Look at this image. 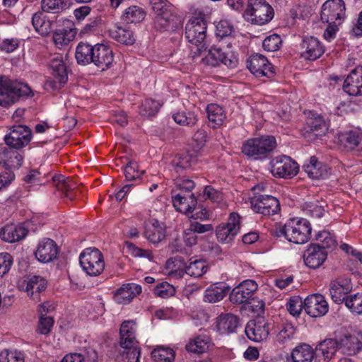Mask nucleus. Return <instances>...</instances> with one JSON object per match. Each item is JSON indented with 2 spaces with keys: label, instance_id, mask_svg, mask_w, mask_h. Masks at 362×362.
Wrapping results in <instances>:
<instances>
[{
  "label": "nucleus",
  "instance_id": "nucleus-1",
  "mask_svg": "<svg viewBox=\"0 0 362 362\" xmlns=\"http://www.w3.org/2000/svg\"><path fill=\"white\" fill-rule=\"evenodd\" d=\"M276 146V140L274 136L263 135L244 141L241 152L251 160L263 162L272 157Z\"/></svg>",
  "mask_w": 362,
  "mask_h": 362
},
{
  "label": "nucleus",
  "instance_id": "nucleus-2",
  "mask_svg": "<svg viewBox=\"0 0 362 362\" xmlns=\"http://www.w3.org/2000/svg\"><path fill=\"white\" fill-rule=\"evenodd\" d=\"M34 93L28 83L7 76H0V106L8 107L21 98L33 97Z\"/></svg>",
  "mask_w": 362,
  "mask_h": 362
},
{
  "label": "nucleus",
  "instance_id": "nucleus-3",
  "mask_svg": "<svg viewBox=\"0 0 362 362\" xmlns=\"http://www.w3.org/2000/svg\"><path fill=\"white\" fill-rule=\"evenodd\" d=\"M311 232L310 223L306 218L294 217L276 228L275 235L294 244H304L310 239Z\"/></svg>",
  "mask_w": 362,
  "mask_h": 362
},
{
  "label": "nucleus",
  "instance_id": "nucleus-4",
  "mask_svg": "<svg viewBox=\"0 0 362 362\" xmlns=\"http://www.w3.org/2000/svg\"><path fill=\"white\" fill-rule=\"evenodd\" d=\"M236 47V42L230 45L226 43L214 45L209 49L208 54L202 58V62L211 66L223 64L233 69L238 66L239 62Z\"/></svg>",
  "mask_w": 362,
  "mask_h": 362
},
{
  "label": "nucleus",
  "instance_id": "nucleus-5",
  "mask_svg": "<svg viewBox=\"0 0 362 362\" xmlns=\"http://www.w3.org/2000/svg\"><path fill=\"white\" fill-rule=\"evenodd\" d=\"M206 30V22L202 18H195L186 24L185 37L194 46L191 47L193 58L198 57L207 49Z\"/></svg>",
  "mask_w": 362,
  "mask_h": 362
},
{
  "label": "nucleus",
  "instance_id": "nucleus-6",
  "mask_svg": "<svg viewBox=\"0 0 362 362\" xmlns=\"http://www.w3.org/2000/svg\"><path fill=\"white\" fill-rule=\"evenodd\" d=\"M51 76L44 83V89L49 93L59 91L68 81V69L62 55L55 54L49 61Z\"/></svg>",
  "mask_w": 362,
  "mask_h": 362
},
{
  "label": "nucleus",
  "instance_id": "nucleus-7",
  "mask_svg": "<svg viewBox=\"0 0 362 362\" xmlns=\"http://www.w3.org/2000/svg\"><path fill=\"white\" fill-rule=\"evenodd\" d=\"M274 9L266 0H247L244 17L253 24L262 25L274 17Z\"/></svg>",
  "mask_w": 362,
  "mask_h": 362
},
{
  "label": "nucleus",
  "instance_id": "nucleus-8",
  "mask_svg": "<svg viewBox=\"0 0 362 362\" xmlns=\"http://www.w3.org/2000/svg\"><path fill=\"white\" fill-rule=\"evenodd\" d=\"M79 263L83 269L90 276H98L105 269L103 254L96 247H87L79 255Z\"/></svg>",
  "mask_w": 362,
  "mask_h": 362
},
{
  "label": "nucleus",
  "instance_id": "nucleus-9",
  "mask_svg": "<svg viewBox=\"0 0 362 362\" xmlns=\"http://www.w3.org/2000/svg\"><path fill=\"white\" fill-rule=\"evenodd\" d=\"M270 173L276 178H291L298 172V163L286 155L272 158L269 163Z\"/></svg>",
  "mask_w": 362,
  "mask_h": 362
},
{
  "label": "nucleus",
  "instance_id": "nucleus-10",
  "mask_svg": "<svg viewBox=\"0 0 362 362\" xmlns=\"http://www.w3.org/2000/svg\"><path fill=\"white\" fill-rule=\"evenodd\" d=\"M344 0H327L321 7L320 19L323 23L342 24L346 16Z\"/></svg>",
  "mask_w": 362,
  "mask_h": 362
},
{
  "label": "nucleus",
  "instance_id": "nucleus-11",
  "mask_svg": "<svg viewBox=\"0 0 362 362\" xmlns=\"http://www.w3.org/2000/svg\"><path fill=\"white\" fill-rule=\"evenodd\" d=\"M246 66L256 77L264 76L271 79L276 74L274 66L261 54H252L246 61Z\"/></svg>",
  "mask_w": 362,
  "mask_h": 362
},
{
  "label": "nucleus",
  "instance_id": "nucleus-12",
  "mask_svg": "<svg viewBox=\"0 0 362 362\" xmlns=\"http://www.w3.org/2000/svg\"><path fill=\"white\" fill-rule=\"evenodd\" d=\"M250 203L252 209L264 216H273L280 211L279 201L272 195H256L252 199Z\"/></svg>",
  "mask_w": 362,
  "mask_h": 362
},
{
  "label": "nucleus",
  "instance_id": "nucleus-13",
  "mask_svg": "<svg viewBox=\"0 0 362 362\" xmlns=\"http://www.w3.org/2000/svg\"><path fill=\"white\" fill-rule=\"evenodd\" d=\"M258 285L252 279H246L235 286L230 294V300L232 303L252 304L253 296L257 290Z\"/></svg>",
  "mask_w": 362,
  "mask_h": 362
},
{
  "label": "nucleus",
  "instance_id": "nucleus-14",
  "mask_svg": "<svg viewBox=\"0 0 362 362\" xmlns=\"http://www.w3.org/2000/svg\"><path fill=\"white\" fill-rule=\"evenodd\" d=\"M32 131L25 125L12 127L10 132L4 137L6 144L8 148L21 149L26 146L32 139Z\"/></svg>",
  "mask_w": 362,
  "mask_h": 362
},
{
  "label": "nucleus",
  "instance_id": "nucleus-15",
  "mask_svg": "<svg viewBox=\"0 0 362 362\" xmlns=\"http://www.w3.org/2000/svg\"><path fill=\"white\" fill-rule=\"evenodd\" d=\"M240 216L233 212L230 214L226 223L220 224L216 230L218 240L222 243H228L233 240L239 233Z\"/></svg>",
  "mask_w": 362,
  "mask_h": 362
},
{
  "label": "nucleus",
  "instance_id": "nucleus-16",
  "mask_svg": "<svg viewBox=\"0 0 362 362\" xmlns=\"http://www.w3.org/2000/svg\"><path fill=\"white\" fill-rule=\"evenodd\" d=\"M328 252L320 243H310L303 252V259L305 265L311 269H319L327 259Z\"/></svg>",
  "mask_w": 362,
  "mask_h": 362
},
{
  "label": "nucleus",
  "instance_id": "nucleus-17",
  "mask_svg": "<svg viewBox=\"0 0 362 362\" xmlns=\"http://www.w3.org/2000/svg\"><path fill=\"white\" fill-rule=\"evenodd\" d=\"M304 310L311 317H319L327 313L329 304L324 296L313 293L304 299Z\"/></svg>",
  "mask_w": 362,
  "mask_h": 362
},
{
  "label": "nucleus",
  "instance_id": "nucleus-18",
  "mask_svg": "<svg viewBox=\"0 0 362 362\" xmlns=\"http://www.w3.org/2000/svg\"><path fill=\"white\" fill-rule=\"evenodd\" d=\"M352 290V284L348 278H338L330 282L329 294L334 303L341 304L349 298L348 294Z\"/></svg>",
  "mask_w": 362,
  "mask_h": 362
},
{
  "label": "nucleus",
  "instance_id": "nucleus-19",
  "mask_svg": "<svg viewBox=\"0 0 362 362\" xmlns=\"http://www.w3.org/2000/svg\"><path fill=\"white\" fill-rule=\"evenodd\" d=\"M58 253L57 243L52 239L44 238L39 240L35 256L40 262L49 263L57 258Z\"/></svg>",
  "mask_w": 362,
  "mask_h": 362
},
{
  "label": "nucleus",
  "instance_id": "nucleus-20",
  "mask_svg": "<svg viewBox=\"0 0 362 362\" xmlns=\"http://www.w3.org/2000/svg\"><path fill=\"white\" fill-rule=\"evenodd\" d=\"M339 352L344 355L356 356L362 351V332L346 334L339 339Z\"/></svg>",
  "mask_w": 362,
  "mask_h": 362
},
{
  "label": "nucleus",
  "instance_id": "nucleus-21",
  "mask_svg": "<svg viewBox=\"0 0 362 362\" xmlns=\"http://www.w3.org/2000/svg\"><path fill=\"white\" fill-rule=\"evenodd\" d=\"M300 57L305 60L315 61L325 53L323 44L313 36L305 37L300 43Z\"/></svg>",
  "mask_w": 362,
  "mask_h": 362
},
{
  "label": "nucleus",
  "instance_id": "nucleus-22",
  "mask_svg": "<svg viewBox=\"0 0 362 362\" xmlns=\"http://www.w3.org/2000/svg\"><path fill=\"white\" fill-rule=\"evenodd\" d=\"M153 28L160 33H174L182 26L181 18L177 14L153 16Z\"/></svg>",
  "mask_w": 362,
  "mask_h": 362
},
{
  "label": "nucleus",
  "instance_id": "nucleus-23",
  "mask_svg": "<svg viewBox=\"0 0 362 362\" xmlns=\"http://www.w3.org/2000/svg\"><path fill=\"white\" fill-rule=\"evenodd\" d=\"M92 64L100 71H104L109 69L114 61V54L112 49L103 43L95 45Z\"/></svg>",
  "mask_w": 362,
  "mask_h": 362
},
{
  "label": "nucleus",
  "instance_id": "nucleus-24",
  "mask_svg": "<svg viewBox=\"0 0 362 362\" xmlns=\"http://www.w3.org/2000/svg\"><path fill=\"white\" fill-rule=\"evenodd\" d=\"M343 90L350 96L362 95V66H358L347 75L343 84Z\"/></svg>",
  "mask_w": 362,
  "mask_h": 362
},
{
  "label": "nucleus",
  "instance_id": "nucleus-25",
  "mask_svg": "<svg viewBox=\"0 0 362 362\" xmlns=\"http://www.w3.org/2000/svg\"><path fill=\"white\" fill-rule=\"evenodd\" d=\"M339 139L347 151L356 156H362V129L346 131L341 134Z\"/></svg>",
  "mask_w": 362,
  "mask_h": 362
},
{
  "label": "nucleus",
  "instance_id": "nucleus-26",
  "mask_svg": "<svg viewBox=\"0 0 362 362\" xmlns=\"http://www.w3.org/2000/svg\"><path fill=\"white\" fill-rule=\"evenodd\" d=\"M25 292L28 296L35 302L42 300L41 297L45 293L47 281L40 275L29 276L26 279Z\"/></svg>",
  "mask_w": 362,
  "mask_h": 362
},
{
  "label": "nucleus",
  "instance_id": "nucleus-27",
  "mask_svg": "<svg viewBox=\"0 0 362 362\" xmlns=\"http://www.w3.org/2000/svg\"><path fill=\"white\" fill-rule=\"evenodd\" d=\"M245 332L250 340L263 341L269 334V324L264 320H250L245 326Z\"/></svg>",
  "mask_w": 362,
  "mask_h": 362
},
{
  "label": "nucleus",
  "instance_id": "nucleus-28",
  "mask_svg": "<svg viewBox=\"0 0 362 362\" xmlns=\"http://www.w3.org/2000/svg\"><path fill=\"white\" fill-rule=\"evenodd\" d=\"M136 325L134 320H124L120 325L119 342L115 345L117 349L127 348L139 342L136 339Z\"/></svg>",
  "mask_w": 362,
  "mask_h": 362
},
{
  "label": "nucleus",
  "instance_id": "nucleus-29",
  "mask_svg": "<svg viewBox=\"0 0 362 362\" xmlns=\"http://www.w3.org/2000/svg\"><path fill=\"white\" fill-rule=\"evenodd\" d=\"M303 169L308 176L313 180L325 179L329 174L327 165L319 161L315 156L304 162Z\"/></svg>",
  "mask_w": 362,
  "mask_h": 362
},
{
  "label": "nucleus",
  "instance_id": "nucleus-30",
  "mask_svg": "<svg viewBox=\"0 0 362 362\" xmlns=\"http://www.w3.org/2000/svg\"><path fill=\"white\" fill-rule=\"evenodd\" d=\"M173 206L182 214L193 213L197 210V198L194 195H185L182 192H172Z\"/></svg>",
  "mask_w": 362,
  "mask_h": 362
},
{
  "label": "nucleus",
  "instance_id": "nucleus-31",
  "mask_svg": "<svg viewBox=\"0 0 362 362\" xmlns=\"http://www.w3.org/2000/svg\"><path fill=\"white\" fill-rule=\"evenodd\" d=\"M240 326V318L232 313H221L216 322V328L220 334H230L236 332Z\"/></svg>",
  "mask_w": 362,
  "mask_h": 362
},
{
  "label": "nucleus",
  "instance_id": "nucleus-32",
  "mask_svg": "<svg viewBox=\"0 0 362 362\" xmlns=\"http://www.w3.org/2000/svg\"><path fill=\"white\" fill-rule=\"evenodd\" d=\"M46 11H38L33 15L32 24L35 30L41 35H47L54 28L55 20L46 14Z\"/></svg>",
  "mask_w": 362,
  "mask_h": 362
},
{
  "label": "nucleus",
  "instance_id": "nucleus-33",
  "mask_svg": "<svg viewBox=\"0 0 362 362\" xmlns=\"http://www.w3.org/2000/svg\"><path fill=\"white\" fill-rule=\"evenodd\" d=\"M230 287L226 282H216L209 286L204 293V301L214 303L223 300L229 293Z\"/></svg>",
  "mask_w": 362,
  "mask_h": 362
},
{
  "label": "nucleus",
  "instance_id": "nucleus-34",
  "mask_svg": "<svg viewBox=\"0 0 362 362\" xmlns=\"http://www.w3.org/2000/svg\"><path fill=\"white\" fill-rule=\"evenodd\" d=\"M142 288L139 284L128 283L119 288L115 295L114 299L119 304H128L136 296L141 293Z\"/></svg>",
  "mask_w": 362,
  "mask_h": 362
},
{
  "label": "nucleus",
  "instance_id": "nucleus-35",
  "mask_svg": "<svg viewBox=\"0 0 362 362\" xmlns=\"http://www.w3.org/2000/svg\"><path fill=\"white\" fill-rule=\"evenodd\" d=\"M28 230L21 225L8 224L0 230V238L7 243H15L24 238Z\"/></svg>",
  "mask_w": 362,
  "mask_h": 362
},
{
  "label": "nucleus",
  "instance_id": "nucleus-36",
  "mask_svg": "<svg viewBox=\"0 0 362 362\" xmlns=\"http://www.w3.org/2000/svg\"><path fill=\"white\" fill-rule=\"evenodd\" d=\"M337 351L339 352V341L337 339H326L316 347L317 356L323 357L322 362H329Z\"/></svg>",
  "mask_w": 362,
  "mask_h": 362
},
{
  "label": "nucleus",
  "instance_id": "nucleus-37",
  "mask_svg": "<svg viewBox=\"0 0 362 362\" xmlns=\"http://www.w3.org/2000/svg\"><path fill=\"white\" fill-rule=\"evenodd\" d=\"M234 34V27L228 21L221 20L216 25V35L219 38L217 43L234 44L236 42Z\"/></svg>",
  "mask_w": 362,
  "mask_h": 362
},
{
  "label": "nucleus",
  "instance_id": "nucleus-38",
  "mask_svg": "<svg viewBox=\"0 0 362 362\" xmlns=\"http://www.w3.org/2000/svg\"><path fill=\"white\" fill-rule=\"evenodd\" d=\"M209 127L216 129L223 125L226 119L223 108L216 103H210L206 108Z\"/></svg>",
  "mask_w": 362,
  "mask_h": 362
},
{
  "label": "nucleus",
  "instance_id": "nucleus-39",
  "mask_svg": "<svg viewBox=\"0 0 362 362\" xmlns=\"http://www.w3.org/2000/svg\"><path fill=\"white\" fill-rule=\"evenodd\" d=\"M308 132L314 133L316 136L325 134L328 125L322 115L317 112H310L305 122Z\"/></svg>",
  "mask_w": 362,
  "mask_h": 362
},
{
  "label": "nucleus",
  "instance_id": "nucleus-40",
  "mask_svg": "<svg viewBox=\"0 0 362 362\" xmlns=\"http://www.w3.org/2000/svg\"><path fill=\"white\" fill-rule=\"evenodd\" d=\"M57 189L62 191L66 197L70 200L77 199L81 192L77 189L75 183L71 180L66 179L63 175H58L53 177Z\"/></svg>",
  "mask_w": 362,
  "mask_h": 362
},
{
  "label": "nucleus",
  "instance_id": "nucleus-41",
  "mask_svg": "<svg viewBox=\"0 0 362 362\" xmlns=\"http://www.w3.org/2000/svg\"><path fill=\"white\" fill-rule=\"evenodd\" d=\"M208 268V264L204 259L192 257L185 265L184 271L180 272V274L182 276L185 272L190 276L199 278L206 273Z\"/></svg>",
  "mask_w": 362,
  "mask_h": 362
},
{
  "label": "nucleus",
  "instance_id": "nucleus-42",
  "mask_svg": "<svg viewBox=\"0 0 362 362\" xmlns=\"http://www.w3.org/2000/svg\"><path fill=\"white\" fill-rule=\"evenodd\" d=\"M315 358V362L318 361L316 351L308 344H303L296 346L291 352L293 362H312Z\"/></svg>",
  "mask_w": 362,
  "mask_h": 362
},
{
  "label": "nucleus",
  "instance_id": "nucleus-43",
  "mask_svg": "<svg viewBox=\"0 0 362 362\" xmlns=\"http://www.w3.org/2000/svg\"><path fill=\"white\" fill-rule=\"evenodd\" d=\"M141 351L138 344L127 346V348L117 349L115 346L113 356L116 361H127V362H140Z\"/></svg>",
  "mask_w": 362,
  "mask_h": 362
},
{
  "label": "nucleus",
  "instance_id": "nucleus-44",
  "mask_svg": "<svg viewBox=\"0 0 362 362\" xmlns=\"http://www.w3.org/2000/svg\"><path fill=\"white\" fill-rule=\"evenodd\" d=\"M95 45L87 42H80L76 48L75 58L77 64L86 66L92 64Z\"/></svg>",
  "mask_w": 362,
  "mask_h": 362
},
{
  "label": "nucleus",
  "instance_id": "nucleus-45",
  "mask_svg": "<svg viewBox=\"0 0 362 362\" xmlns=\"http://www.w3.org/2000/svg\"><path fill=\"white\" fill-rule=\"evenodd\" d=\"M144 235L151 243H158L165 238V226L158 221L154 220L146 226Z\"/></svg>",
  "mask_w": 362,
  "mask_h": 362
},
{
  "label": "nucleus",
  "instance_id": "nucleus-46",
  "mask_svg": "<svg viewBox=\"0 0 362 362\" xmlns=\"http://www.w3.org/2000/svg\"><path fill=\"white\" fill-rule=\"evenodd\" d=\"M163 103L159 100L151 98H146L139 106V113L141 117L151 119L157 115Z\"/></svg>",
  "mask_w": 362,
  "mask_h": 362
},
{
  "label": "nucleus",
  "instance_id": "nucleus-47",
  "mask_svg": "<svg viewBox=\"0 0 362 362\" xmlns=\"http://www.w3.org/2000/svg\"><path fill=\"white\" fill-rule=\"evenodd\" d=\"M211 339L208 335L200 334L191 339L185 346L187 351L194 354H202L206 351L210 346Z\"/></svg>",
  "mask_w": 362,
  "mask_h": 362
},
{
  "label": "nucleus",
  "instance_id": "nucleus-48",
  "mask_svg": "<svg viewBox=\"0 0 362 362\" xmlns=\"http://www.w3.org/2000/svg\"><path fill=\"white\" fill-rule=\"evenodd\" d=\"M144 173L145 170H139L138 163L134 160H129L124 167L126 180L132 181L135 185H139L142 182V176Z\"/></svg>",
  "mask_w": 362,
  "mask_h": 362
},
{
  "label": "nucleus",
  "instance_id": "nucleus-49",
  "mask_svg": "<svg viewBox=\"0 0 362 362\" xmlns=\"http://www.w3.org/2000/svg\"><path fill=\"white\" fill-rule=\"evenodd\" d=\"M71 0H42L41 8L50 13H59L69 8Z\"/></svg>",
  "mask_w": 362,
  "mask_h": 362
},
{
  "label": "nucleus",
  "instance_id": "nucleus-50",
  "mask_svg": "<svg viewBox=\"0 0 362 362\" xmlns=\"http://www.w3.org/2000/svg\"><path fill=\"white\" fill-rule=\"evenodd\" d=\"M295 327L289 322H283L274 328L276 341L281 344L291 339L295 334Z\"/></svg>",
  "mask_w": 362,
  "mask_h": 362
},
{
  "label": "nucleus",
  "instance_id": "nucleus-51",
  "mask_svg": "<svg viewBox=\"0 0 362 362\" xmlns=\"http://www.w3.org/2000/svg\"><path fill=\"white\" fill-rule=\"evenodd\" d=\"M146 17V12L137 6L128 7L122 15V19L127 23H137L142 21Z\"/></svg>",
  "mask_w": 362,
  "mask_h": 362
},
{
  "label": "nucleus",
  "instance_id": "nucleus-52",
  "mask_svg": "<svg viewBox=\"0 0 362 362\" xmlns=\"http://www.w3.org/2000/svg\"><path fill=\"white\" fill-rule=\"evenodd\" d=\"M111 36L118 42L126 45H133L135 42L134 33L128 28L118 27L115 30L111 31Z\"/></svg>",
  "mask_w": 362,
  "mask_h": 362
},
{
  "label": "nucleus",
  "instance_id": "nucleus-53",
  "mask_svg": "<svg viewBox=\"0 0 362 362\" xmlns=\"http://www.w3.org/2000/svg\"><path fill=\"white\" fill-rule=\"evenodd\" d=\"M196 162V158L188 153L177 154L172 160V165L175 170L179 173L189 168Z\"/></svg>",
  "mask_w": 362,
  "mask_h": 362
},
{
  "label": "nucleus",
  "instance_id": "nucleus-54",
  "mask_svg": "<svg viewBox=\"0 0 362 362\" xmlns=\"http://www.w3.org/2000/svg\"><path fill=\"white\" fill-rule=\"evenodd\" d=\"M151 6L153 16L177 14L173 4L168 0H151Z\"/></svg>",
  "mask_w": 362,
  "mask_h": 362
},
{
  "label": "nucleus",
  "instance_id": "nucleus-55",
  "mask_svg": "<svg viewBox=\"0 0 362 362\" xmlns=\"http://www.w3.org/2000/svg\"><path fill=\"white\" fill-rule=\"evenodd\" d=\"M76 31L73 28L56 29L53 33V40L56 45H68L75 37Z\"/></svg>",
  "mask_w": 362,
  "mask_h": 362
},
{
  "label": "nucleus",
  "instance_id": "nucleus-56",
  "mask_svg": "<svg viewBox=\"0 0 362 362\" xmlns=\"http://www.w3.org/2000/svg\"><path fill=\"white\" fill-rule=\"evenodd\" d=\"M173 120L182 126L192 127L198 121L197 115L192 111H181L173 115Z\"/></svg>",
  "mask_w": 362,
  "mask_h": 362
},
{
  "label": "nucleus",
  "instance_id": "nucleus-57",
  "mask_svg": "<svg viewBox=\"0 0 362 362\" xmlns=\"http://www.w3.org/2000/svg\"><path fill=\"white\" fill-rule=\"evenodd\" d=\"M155 362H174L175 353L173 349L158 347L151 353Z\"/></svg>",
  "mask_w": 362,
  "mask_h": 362
},
{
  "label": "nucleus",
  "instance_id": "nucleus-58",
  "mask_svg": "<svg viewBox=\"0 0 362 362\" xmlns=\"http://www.w3.org/2000/svg\"><path fill=\"white\" fill-rule=\"evenodd\" d=\"M18 150V149L8 148L6 167L19 168L22 166L24 156Z\"/></svg>",
  "mask_w": 362,
  "mask_h": 362
},
{
  "label": "nucleus",
  "instance_id": "nucleus-59",
  "mask_svg": "<svg viewBox=\"0 0 362 362\" xmlns=\"http://www.w3.org/2000/svg\"><path fill=\"white\" fill-rule=\"evenodd\" d=\"M345 305L353 313L362 315V293L351 295L345 300Z\"/></svg>",
  "mask_w": 362,
  "mask_h": 362
},
{
  "label": "nucleus",
  "instance_id": "nucleus-60",
  "mask_svg": "<svg viewBox=\"0 0 362 362\" xmlns=\"http://www.w3.org/2000/svg\"><path fill=\"white\" fill-rule=\"evenodd\" d=\"M153 291L156 296H158L163 298H167L168 297L173 296L175 293V287L167 281H163L158 284L153 288Z\"/></svg>",
  "mask_w": 362,
  "mask_h": 362
},
{
  "label": "nucleus",
  "instance_id": "nucleus-61",
  "mask_svg": "<svg viewBox=\"0 0 362 362\" xmlns=\"http://www.w3.org/2000/svg\"><path fill=\"white\" fill-rule=\"evenodd\" d=\"M286 308L288 313L293 316H299L302 309L304 308V300L298 296L290 298L286 303Z\"/></svg>",
  "mask_w": 362,
  "mask_h": 362
},
{
  "label": "nucleus",
  "instance_id": "nucleus-62",
  "mask_svg": "<svg viewBox=\"0 0 362 362\" xmlns=\"http://www.w3.org/2000/svg\"><path fill=\"white\" fill-rule=\"evenodd\" d=\"M281 43L282 40L280 35L272 34L264 40L262 47L267 52H274L280 48Z\"/></svg>",
  "mask_w": 362,
  "mask_h": 362
},
{
  "label": "nucleus",
  "instance_id": "nucleus-63",
  "mask_svg": "<svg viewBox=\"0 0 362 362\" xmlns=\"http://www.w3.org/2000/svg\"><path fill=\"white\" fill-rule=\"evenodd\" d=\"M0 362H25L24 354L16 350L6 349L0 353Z\"/></svg>",
  "mask_w": 362,
  "mask_h": 362
},
{
  "label": "nucleus",
  "instance_id": "nucleus-64",
  "mask_svg": "<svg viewBox=\"0 0 362 362\" xmlns=\"http://www.w3.org/2000/svg\"><path fill=\"white\" fill-rule=\"evenodd\" d=\"M54 319L47 315H40L37 332L40 334H48L54 325Z\"/></svg>",
  "mask_w": 362,
  "mask_h": 362
}]
</instances>
